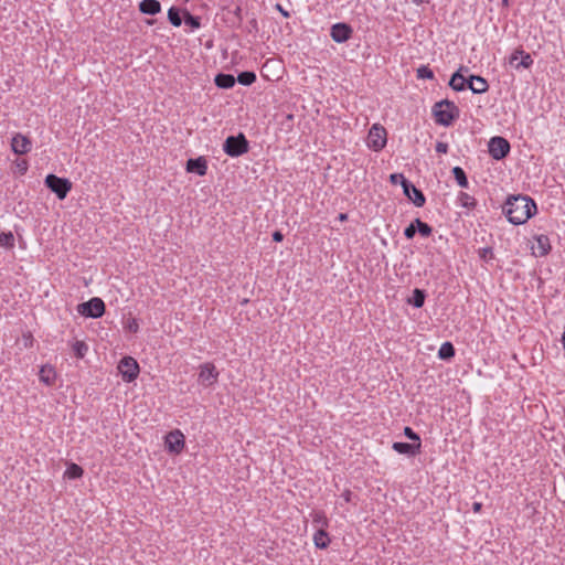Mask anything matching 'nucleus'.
<instances>
[{
    "instance_id": "obj_30",
    "label": "nucleus",
    "mask_w": 565,
    "mask_h": 565,
    "mask_svg": "<svg viewBox=\"0 0 565 565\" xmlns=\"http://www.w3.org/2000/svg\"><path fill=\"white\" fill-rule=\"evenodd\" d=\"M236 81L244 86H250L256 82V74L252 71H244L237 75Z\"/></svg>"
},
{
    "instance_id": "obj_12",
    "label": "nucleus",
    "mask_w": 565,
    "mask_h": 565,
    "mask_svg": "<svg viewBox=\"0 0 565 565\" xmlns=\"http://www.w3.org/2000/svg\"><path fill=\"white\" fill-rule=\"evenodd\" d=\"M164 444L169 452L178 455L184 448V435L179 429L172 430L166 436Z\"/></svg>"
},
{
    "instance_id": "obj_31",
    "label": "nucleus",
    "mask_w": 565,
    "mask_h": 565,
    "mask_svg": "<svg viewBox=\"0 0 565 565\" xmlns=\"http://www.w3.org/2000/svg\"><path fill=\"white\" fill-rule=\"evenodd\" d=\"M72 350L77 359H83L88 352V345L84 341L76 340L72 344Z\"/></svg>"
},
{
    "instance_id": "obj_2",
    "label": "nucleus",
    "mask_w": 565,
    "mask_h": 565,
    "mask_svg": "<svg viewBox=\"0 0 565 565\" xmlns=\"http://www.w3.org/2000/svg\"><path fill=\"white\" fill-rule=\"evenodd\" d=\"M431 113L436 124L449 127L459 117L460 110L454 102L443 99L435 103Z\"/></svg>"
},
{
    "instance_id": "obj_44",
    "label": "nucleus",
    "mask_w": 565,
    "mask_h": 565,
    "mask_svg": "<svg viewBox=\"0 0 565 565\" xmlns=\"http://www.w3.org/2000/svg\"><path fill=\"white\" fill-rule=\"evenodd\" d=\"M282 239H284V234L280 231H275L273 233V241L274 242L279 243V242H282Z\"/></svg>"
},
{
    "instance_id": "obj_40",
    "label": "nucleus",
    "mask_w": 565,
    "mask_h": 565,
    "mask_svg": "<svg viewBox=\"0 0 565 565\" xmlns=\"http://www.w3.org/2000/svg\"><path fill=\"white\" fill-rule=\"evenodd\" d=\"M479 256L481 259L487 260L493 257V250L491 247H483L479 249Z\"/></svg>"
},
{
    "instance_id": "obj_53",
    "label": "nucleus",
    "mask_w": 565,
    "mask_h": 565,
    "mask_svg": "<svg viewBox=\"0 0 565 565\" xmlns=\"http://www.w3.org/2000/svg\"><path fill=\"white\" fill-rule=\"evenodd\" d=\"M239 11H241V9H239V8H237V9H236V11H235V13H236V14H239Z\"/></svg>"
},
{
    "instance_id": "obj_35",
    "label": "nucleus",
    "mask_w": 565,
    "mask_h": 565,
    "mask_svg": "<svg viewBox=\"0 0 565 565\" xmlns=\"http://www.w3.org/2000/svg\"><path fill=\"white\" fill-rule=\"evenodd\" d=\"M0 245L6 248H11L14 246V236L11 232H2L0 234Z\"/></svg>"
},
{
    "instance_id": "obj_36",
    "label": "nucleus",
    "mask_w": 565,
    "mask_h": 565,
    "mask_svg": "<svg viewBox=\"0 0 565 565\" xmlns=\"http://www.w3.org/2000/svg\"><path fill=\"white\" fill-rule=\"evenodd\" d=\"M417 77L423 79H433L434 72L428 66H420L417 68Z\"/></svg>"
},
{
    "instance_id": "obj_50",
    "label": "nucleus",
    "mask_w": 565,
    "mask_h": 565,
    "mask_svg": "<svg viewBox=\"0 0 565 565\" xmlns=\"http://www.w3.org/2000/svg\"><path fill=\"white\" fill-rule=\"evenodd\" d=\"M412 2L415 4V6H422L424 3L427 2V0H412Z\"/></svg>"
},
{
    "instance_id": "obj_3",
    "label": "nucleus",
    "mask_w": 565,
    "mask_h": 565,
    "mask_svg": "<svg viewBox=\"0 0 565 565\" xmlns=\"http://www.w3.org/2000/svg\"><path fill=\"white\" fill-rule=\"evenodd\" d=\"M223 151L232 158L241 157L249 151V141L243 132L228 136L223 142Z\"/></svg>"
},
{
    "instance_id": "obj_45",
    "label": "nucleus",
    "mask_w": 565,
    "mask_h": 565,
    "mask_svg": "<svg viewBox=\"0 0 565 565\" xmlns=\"http://www.w3.org/2000/svg\"><path fill=\"white\" fill-rule=\"evenodd\" d=\"M276 10H278L285 18H289L290 14L287 10L284 9V7L280 3H277L275 6Z\"/></svg>"
},
{
    "instance_id": "obj_9",
    "label": "nucleus",
    "mask_w": 565,
    "mask_h": 565,
    "mask_svg": "<svg viewBox=\"0 0 565 565\" xmlns=\"http://www.w3.org/2000/svg\"><path fill=\"white\" fill-rule=\"evenodd\" d=\"M402 188L405 196H407L417 207L424 206L426 198L422 190L416 188L409 180L403 179Z\"/></svg>"
},
{
    "instance_id": "obj_8",
    "label": "nucleus",
    "mask_w": 565,
    "mask_h": 565,
    "mask_svg": "<svg viewBox=\"0 0 565 565\" xmlns=\"http://www.w3.org/2000/svg\"><path fill=\"white\" fill-rule=\"evenodd\" d=\"M118 370L126 382H132L138 377L139 364L132 356H124L119 364Z\"/></svg>"
},
{
    "instance_id": "obj_46",
    "label": "nucleus",
    "mask_w": 565,
    "mask_h": 565,
    "mask_svg": "<svg viewBox=\"0 0 565 565\" xmlns=\"http://www.w3.org/2000/svg\"><path fill=\"white\" fill-rule=\"evenodd\" d=\"M519 56H520V54H516V50L511 54L510 60H509L511 66L514 67V65L516 64L515 62L519 61Z\"/></svg>"
},
{
    "instance_id": "obj_37",
    "label": "nucleus",
    "mask_w": 565,
    "mask_h": 565,
    "mask_svg": "<svg viewBox=\"0 0 565 565\" xmlns=\"http://www.w3.org/2000/svg\"><path fill=\"white\" fill-rule=\"evenodd\" d=\"M404 435L406 438L414 441L413 444H422L419 435L416 431H414L413 428L406 426L404 428Z\"/></svg>"
},
{
    "instance_id": "obj_11",
    "label": "nucleus",
    "mask_w": 565,
    "mask_h": 565,
    "mask_svg": "<svg viewBox=\"0 0 565 565\" xmlns=\"http://www.w3.org/2000/svg\"><path fill=\"white\" fill-rule=\"evenodd\" d=\"M353 29L345 22H338L330 29V36L337 43H344L351 39Z\"/></svg>"
},
{
    "instance_id": "obj_13",
    "label": "nucleus",
    "mask_w": 565,
    "mask_h": 565,
    "mask_svg": "<svg viewBox=\"0 0 565 565\" xmlns=\"http://www.w3.org/2000/svg\"><path fill=\"white\" fill-rule=\"evenodd\" d=\"M11 149L17 154H26L32 149V142L26 136L18 132L12 137Z\"/></svg>"
},
{
    "instance_id": "obj_6",
    "label": "nucleus",
    "mask_w": 565,
    "mask_h": 565,
    "mask_svg": "<svg viewBox=\"0 0 565 565\" xmlns=\"http://www.w3.org/2000/svg\"><path fill=\"white\" fill-rule=\"evenodd\" d=\"M387 142V132L385 128L379 124H374L369 130L367 147L373 151L382 150Z\"/></svg>"
},
{
    "instance_id": "obj_15",
    "label": "nucleus",
    "mask_w": 565,
    "mask_h": 565,
    "mask_svg": "<svg viewBox=\"0 0 565 565\" xmlns=\"http://www.w3.org/2000/svg\"><path fill=\"white\" fill-rule=\"evenodd\" d=\"M185 170L203 177L207 172V161L204 157L191 158L186 161Z\"/></svg>"
},
{
    "instance_id": "obj_32",
    "label": "nucleus",
    "mask_w": 565,
    "mask_h": 565,
    "mask_svg": "<svg viewBox=\"0 0 565 565\" xmlns=\"http://www.w3.org/2000/svg\"><path fill=\"white\" fill-rule=\"evenodd\" d=\"M415 224H416V227H417V232L423 236V237H428L431 235L433 233V227L423 222L420 218H415Z\"/></svg>"
},
{
    "instance_id": "obj_10",
    "label": "nucleus",
    "mask_w": 565,
    "mask_h": 565,
    "mask_svg": "<svg viewBox=\"0 0 565 565\" xmlns=\"http://www.w3.org/2000/svg\"><path fill=\"white\" fill-rule=\"evenodd\" d=\"M218 371L213 363H204L200 365L199 383L205 387H210L217 382Z\"/></svg>"
},
{
    "instance_id": "obj_34",
    "label": "nucleus",
    "mask_w": 565,
    "mask_h": 565,
    "mask_svg": "<svg viewBox=\"0 0 565 565\" xmlns=\"http://www.w3.org/2000/svg\"><path fill=\"white\" fill-rule=\"evenodd\" d=\"M55 372L52 367H42L40 371V380L44 382L46 385H51L54 382Z\"/></svg>"
},
{
    "instance_id": "obj_16",
    "label": "nucleus",
    "mask_w": 565,
    "mask_h": 565,
    "mask_svg": "<svg viewBox=\"0 0 565 565\" xmlns=\"http://www.w3.org/2000/svg\"><path fill=\"white\" fill-rule=\"evenodd\" d=\"M461 70H465L468 73L469 68L467 66H460L450 77L449 86L456 92H462L467 89V77L461 74Z\"/></svg>"
},
{
    "instance_id": "obj_7",
    "label": "nucleus",
    "mask_w": 565,
    "mask_h": 565,
    "mask_svg": "<svg viewBox=\"0 0 565 565\" xmlns=\"http://www.w3.org/2000/svg\"><path fill=\"white\" fill-rule=\"evenodd\" d=\"M488 151L494 160H502L510 153L511 146L505 138L495 136L489 140Z\"/></svg>"
},
{
    "instance_id": "obj_47",
    "label": "nucleus",
    "mask_w": 565,
    "mask_h": 565,
    "mask_svg": "<svg viewBox=\"0 0 565 565\" xmlns=\"http://www.w3.org/2000/svg\"><path fill=\"white\" fill-rule=\"evenodd\" d=\"M341 497L345 502H351L352 492L350 490H345Z\"/></svg>"
},
{
    "instance_id": "obj_20",
    "label": "nucleus",
    "mask_w": 565,
    "mask_h": 565,
    "mask_svg": "<svg viewBox=\"0 0 565 565\" xmlns=\"http://www.w3.org/2000/svg\"><path fill=\"white\" fill-rule=\"evenodd\" d=\"M313 543L317 548L326 550L330 544L328 532L324 529H318L313 535Z\"/></svg>"
},
{
    "instance_id": "obj_39",
    "label": "nucleus",
    "mask_w": 565,
    "mask_h": 565,
    "mask_svg": "<svg viewBox=\"0 0 565 565\" xmlns=\"http://www.w3.org/2000/svg\"><path fill=\"white\" fill-rule=\"evenodd\" d=\"M15 167H17V170L18 172L23 175L26 173L28 171V168H29V164H28V161L22 159V160H17L15 161Z\"/></svg>"
},
{
    "instance_id": "obj_23",
    "label": "nucleus",
    "mask_w": 565,
    "mask_h": 565,
    "mask_svg": "<svg viewBox=\"0 0 565 565\" xmlns=\"http://www.w3.org/2000/svg\"><path fill=\"white\" fill-rule=\"evenodd\" d=\"M456 350L451 342H444L438 350V358L448 361L455 356Z\"/></svg>"
},
{
    "instance_id": "obj_24",
    "label": "nucleus",
    "mask_w": 565,
    "mask_h": 565,
    "mask_svg": "<svg viewBox=\"0 0 565 565\" xmlns=\"http://www.w3.org/2000/svg\"><path fill=\"white\" fill-rule=\"evenodd\" d=\"M182 15L183 11L178 7H171L168 10V20L175 28H179L182 24Z\"/></svg>"
},
{
    "instance_id": "obj_27",
    "label": "nucleus",
    "mask_w": 565,
    "mask_h": 565,
    "mask_svg": "<svg viewBox=\"0 0 565 565\" xmlns=\"http://www.w3.org/2000/svg\"><path fill=\"white\" fill-rule=\"evenodd\" d=\"M311 518H312V523L315 525L319 526V529L326 530V527H328L329 520L323 511H313L311 513Z\"/></svg>"
},
{
    "instance_id": "obj_48",
    "label": "nucleus",
    "mask_w": 565,
    "mask_h": 565,
    "mask_svg": "<svg viewBox=\"0 0 565 565\" xmlns=\"http://www.w3.org/2000/svg\"><path fill=\"white\" fill-rule=\"evenodd\" d=\"M481 509H482V503L481 502H473V504H472L473 512H476V513L480 512Z\"/></svg>"
},
{
    "instance_id": "obj_42",
    "label": "nucleus",
    "mask_w": 565,
    "mask_h": 565,
    "mask_svg": "<svg viewBox=\"0 0 565 565\" xmlns=\"http://www.w3.org/2000/svg\"><path fill=\"white\" fill-rule=\"evenodd\" d=\"M436 151L438 153H447L448 152V143L443 142V141H438L436 143Z\"/></svg>"
},
{
    "instance_id": "obj_5",
    "label": "nucleus",
    "mask_w": 565,
    "mask_h": 565,
    "mask_svg": "<svg viewBox=\"0 0 565 565\" xmlns=\"http://www.w3.org/2000/svg\"><path fill=\"white\" fill-rule=\"evenodd\" d=\"M105 311V302L98 297L90 298L88 301L82 302L77 306V312L86 318H100L104 316Z\"/></svg>"
},
{
    "instance_id": "obj_33",
    "label": "nucleus",
    "mask_w": 565,
    "mask_h": 565,
    "mask_svg": "<svg viewBox=\"0 0 565 565\" xmlns=\"http://www.w3.org/2000/svg\"><path fill=\"white\" fill-rule=\"evenodd\" d=\"M458 200H459L461 206L468 207V209H472L477 204L476 199L466 192H460Z\"/></svg>"
},
{
    "instance_id": "obj_51",
    "label": "nucleus",
    "mask_w": 565,
    "mask_h": 565,
    "mask_svg": "<svg viewBox=\"0 0 565 565\" xmlns=\"http://www.w3.org/2000/svg\"><path fill=\"white\" fill-rule=\"evenodd\" d=\"M347 217H348V215H347V214H344V213H340V214H339V220H340V221H345V220H347Z\"/></svg>"
},
{
    "instance_id": "obj_22",
    "label": "nucleus",
    "mask_w": 565,
    "mask_h": 565,
    "mask_svg": "<svg viewBox=\"0 0 565 565\" xmlns=\"http://www.w3.org/2000/svg\"><path fill=\"white\" fill-rule=\"evenodd\" d=\"M426 291L424 289L415 288L413 290L412 297L408 299V303H411L415 308H422L425 303Z\"/></svg>"
},
{
    "instance_id": "obj_14",
    "label": "nucleus",
    "mask_w": 565,
    "mask_h": 565,
    "mask_svg": "<svg viewBox=\"0 0 565 565\" xmlns=\"http://www.w3.org/2000/svg\"><path fill=\"white\" fill-rule=\"evenodd\" d=\"M534 241L535 245L532 247L534 256L544 257L551 252L552 246L547 235H535Z\"/></svg>"
},
{
    "instance_id": "obj_25",
    "label": "nucleus",
    "mask_w": 565,
    "mask_h": 565,
    "mask_svg": "<svg viewBox=\"0 0 565 565\" xmlns=\"http://www.w3.org/2000/svg\"><path fill=\"white\" fill-rule=\"evenodd\" d=\"M451 172L460 188L467 189L469 186V181H468L467 174L461 167H454Z\"/></svg>"
},
{
    "instance_id": "obj_18",
    "label": "nucleus",
    "mask_w": 565,
    "mask_h": 565,
    "mask_svg": "<svg viewBox=\"0 0 565 565\" xmlns=\"http://www.w3.org/2000/svg\"><path fill=\"white\" fill-rule=\"evenodd\" d=\"M138 8L142 14L147 15H156L161 12V3L158 0H142Z\"/></svg>"
},
{
    "instance_id": "obj_26",
    "label": "nucleus",
    "mask_w": 565,
    "mask_h": 565,
    "mask_svg": "<svg viewBox=\"0 0 565 565\" xmlns=\"http://www.w3.org/2000/svg\"><path fill=\"white\" fill-rule=\"evenodd\" d=\"M516 54H520L521 61L514 65L515 70L520 68H529L533 64V58L531 54L526 53L525 51L518 49Z\"/></svg>"
},
{
    "instance_id": "obj_43",
    "label": "nucleus",
    "mask_w": 565,
    "mask_h": 565,
    "mask_svg": "<svg viewBox=\"0 0 565 565\" xmlns=\"http://www.w3.org/2000/svg\"><path fill=\"white\" fill-rule=\"evenodd\" d=\"M390 179H391L392 183L397 184L399 182V184L402 185L403 179H406V178L401 173H394V174H391Z\"/></svg>"
},
{
    "instance_id": "obj_4",
    "label": "nucleus",
    "mask_w": 565,
    "mask_h": 565,
    "mask_svg": "<svg viewBox=\"0 0 565 565\" xmlns=\"http://www.w3.org/2000/svg\"><path fill=\"white\" fill-rule=\"evenodd\" d=\"M44 184L60 200H64L72 189V182L68 179L57 177L53 173H50L45 177Z\"/></svg>"
},
{
    "instance_id": "obj_52",
    "label": "nucleus",
    "mask_w": 565,
    "mask_h": 565,
    "mask_svg": "<svg viewBox=\"0 0 565 565\" xmlns=\"http://www.w3.org/2000/svg\"><path fill=\"white\" fill-rule=\"evenodd\" d=\"M562 342H563V347H564V350H565V331L563 332V335H562Z\"/></svg>"
},
{
    "instance_id": "obj_29",
    "label": "nucleus",
    "mask_w": 565,
    "mask_h": 565,
    "mask_svg": "<svg viewBox=\"0 0 565 565\" xmlns=\"http://www.w3.org/2000/svg\"><path fill=\"white\" fill-rule=\"evenodd\" d=\"M183 19L184 23L189 25L192 30L201 28V18L191 14L186 9L183 10Z\"/></svg>"
},
{
    "instance_id": "obj_49",
    "label": "nucleus",
    "mask_w": 565,
    "mask_h": 565,
    "mask_svg": "<svg viewBox=\"0 0 565 565\" xmlns=\"http://www.w3.org/2000/svg\"><path fill=\"white\" fill-rule=\"evenodd\" d=\"M466 85H467V88H469V89L471 90V87H473L472 75H470V76L467 78Z\"/></svg>"
},
{
    "instance_id": "obj_19",
    "label": "nucleus",
    "mask_w": 565,
    "mask_h": 565,
    "mask_svg": "<svg viewBox=\"0 0 565 565\" xmlns=\"http://www.w3.org/2000/svg\"><path fill=\"white\" fill-rule=\"evenodd\" d=\"M214 83L218 88L230 89L235 85L236 78L232 74L220 73L215 76Z\"/></svg>"
},
{
    "instance_id": "obj_21",
    "label": "nucleus",
    "mask_w": 565,
    "mask_h": 565,
    "mask_svg": "<svg viewBox=\"0 0 565 565\" xmlns=\"http://www.w3.org/2000/svg\"><path fill=\"white\" fill-rule=\"evenodd\" d=\"M473 87H471V92L473 94H483L489 90V84L482 76L472 75Z\"/></svg>"
},
{
    "instance_id": "obj_28",
    "label": "nucleus",
    "mask_w": 565,
    "mask_h": 565,
    "mask_svg": "<svg viewBox=\"0 0 565 565\" xmlns=\"http://www.w3.org/2000/svg\"><path fill=\"white\" fill-rule=\"evenodd\" d=\"M83 473H84L83 468L81 466H78L77 463L72 462L67 466L64 477L75 480V479L81 478L83 476Z\"/></svg>"
},
{
    "instance_id": "obj_38",
    "label": "nucleus",
    "mask_w": 565,
    "mask_h": 565,
    "mask_svg": "<svg viewBox=\"0 0 565 565\" xmlns=\"http://www.w3.org/2000/svg\"><path fill=\"white\" fill-rule=\"evenodd\" d=\"M417 232V227L415 224V220L404 230V236L407 239L414 238L415 234Z\"/></svg>"
},
{
    "instance_id": "obj_1",
    "label": "nucleus",
    "mask_w": 565,
    "mask_h": 565,
    "mask_svg": "<svg viewBox=\"0 0 565 565\" xmlns=\"http://www.w3.org/2000/svg\"><path fill=\"white\" fill-rule=\"evenodd\" d=\"M502 210L510 223L521 225L537 212V206L529 195L512 194L507 198Z\"/></svg>"
},
{
    "instance_id": "obj_17",
    "label": "nucleus",
    "mask_w": 565,
    "mask_h": 565,
    "mask_svg": "<svg viewBox=\"0 0 565 565\" xmlns=\"http://www.w3.org/2000/svg\"><path fill=\"white\" fill-rule=\"evenodd\" d=\"M422 444H408L404 441H395L392 445V448L401 454L409 457L416 456L420 451Z\"/></svg>"
},
{
    "instance_id": "obj_41",
    "label": "nucleus",
    "mask_w": 565,
    "mask_h": 565,
    "mask_svg": "<svg viewBox=\"0 0 565 565\" xmlns=\"http://www.w3.org/2000/svg\"><path fill=\"white\" fill-rule=\"evenodd\" d=\"M126 328L131 332V333H137L138 330H139V323L137 321L136 318H131L128 320L127 322V326Z\"/></svg>"
}]
</instances>
